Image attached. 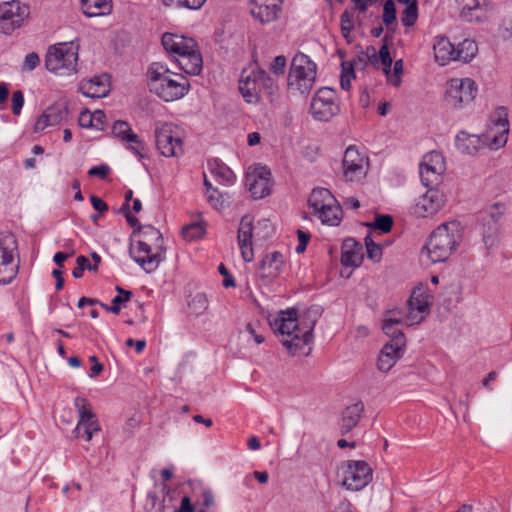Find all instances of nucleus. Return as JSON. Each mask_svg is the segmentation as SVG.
I'll return each instance as SVG.
<instances>
[{"instance_id": "obj_1", "label": "nucleus", "mask_w": 512, "mask_h": 512, "mask_svg": "<svg viewBox=\"0 0 512 512\" xmlns=\"http://www.w3.org/2000/svg\"><path fill=\"white\" fill-rule=\"evenodd\" d=\"M322 314L320 306H311L298 317L294 308L280 311L270 322L272 329L282 335L281 343L292 356H308L312 351L313 330Z\"/></svg>"}, {"instance_id": "obj_2", "label": "nucleus", "mask_w": 512, "mask_h": 512, "mask_svg": "<svg viewBox=\"0 0 512 512\" xmlns=\"http://www.w3.org/2000/svg\"><path fill=\"white\" fill-rule=\"evenodd\" d=\"M147 74L150 91L165 102L181 99L190 90L189 80L184 75L170 71L161 63H152Z\"/></svg>"}, {"instance_id": "obj_3", "label": "nucleus", "mask_w": 512, "mask_h": 512, "mask_svg": "<svg viewBox=\"0 0 512 512\" xmlns=\"http://www.w3.org/2000/svg\"><path fill=\"white\" fill-rule=\"evenodd\" d=\"M165 51L171 54L180 68L190 75H199L203 60L196 41L183 35L165 33L162 36Z\"/></svg>"}, {"instance_id": "obj_4", "label": "nucleus", "mask_w": 512, "mask_h": 512, "mask_svg": "<svg viewBox=\"0 0 512 512\" xmlns=\"http://www.w3.org/2000/svg\"><path fill=\"white\" fill-rule=\"evenodd\" d=\"M460 224L456 221L443 223L431 234L422 250L432 263L445 262L461 241Z\"/></svg>"}, {"instance_id": "obj_5", "label": "nucleus", "mask_w": 512, "mask_h": 512, "mask_svg": "<svg viewBox=\"0 0 512 512\" xmlns=\"http://www.w3.org/2000/svg\"><path fill=\"white\" fill-rule=\"evenodd\" d=\"M163 237L160 231L152 226L144 227L141 239L130 247V256L147 273H151L163 260L161 252Z\"/></svg>"}, {"instance_id": "obj_6", "label": "nucleus", "mask_w": 512, "mask_h": 512, "mask_svg": "<svg viewBox=\"0 0 512 512\" xmlns=\"http://www.w3.org/2000/svg\"><path fill=\"white\" fill-rule=\"evenodd\" d=\"M273 232V225L268 219H261L253 224L252 219L248 215L243 216L237 235L243 260L251 262L254 258L253 245L263 244L273 235Z\"/></svg>"}, {"instance_id": "obj_7", "label": "nucleus", "mask_w": 512, "mask_h": 512, "mask_svg": "<svg viewBox=\"0 0 512 512\" xmlns=\"http://www.w3.org/2000/svg\"><path fill=\"white\" fill-rule=\"evenodd\" d=\"M316 74V64L307 55L299 52L291 62L288 86L301 94L308 93L316 81Z\"/></svg>"}, {"instance_id": "obj_8", "label": "nucleus", "mask_w": 512, "mask_h": 512, "mask_svg": "<svg viewBox=\"0 0 512 512\" xmlns=\"http://www.w3.org/2000/svg\"><path fill=\"white\" fill-rule=\"evenodd\" d=\"M77 62L78 48L67 43L50 46L45 58L46 68L59 75L76 73Z\"/></svg>"}, {"instance_id": "obj_9", "label": "nucleus", "mask_w": 512, "mask_h": 512, "mask_svg": "<svg viewBox=\"0 0 512 512\" xmlns=\"http://www.w3.org/2000/svg\"><path fill=\"white\" fill-rule=\"evenodd\" d=\"M308 203L322 223L330 226L339 225L342 209L328 189H313L309 196Z\"/></svg>"}, {"instance_id": "obj_10", "label": "nucleus", "mask_w": 512, "mask_h": 512, "mask_svg": "<svg viewBox=\"0 0 512 512\" xmlns=\"http://www.w3.org/2000/svg\"><path fill=\"white\" fill-rule=\"evenodd\" d=\"M156 147L165 157H178L183 154L181 129L169 122H156L154 129Z\"/></svg>"}, {"instance_id": "obj_11", "label": "nucleus", "mask_w": 512, "mask_h": 512, "mask_svg": "<svg viewBox=\"0 0 512 512\" xmlns=\"http://www.w3.org/2000/svg\"><path fill=\"white\" fill-rule=\"evenodd\" d=\"M508 135L509 122L505 109L501 107L491 116L485 132L480 136V140L491 150H498L505 146Z\"/></svg>"}, {"instance_id": "obj_12", "label": "nucleus", "mask_w": 512, "mask_h": 512, "mask_svg": "<svg viewBox=\"0 0 512 512\" xmlns=\"http://www.w3.org/2000/svg\"><path fill=\"white\" fill-rule=\"evenodd\" d=\"M17 247L16 237L11 232L0 233V284H9L18 273V263L14 259Z\"/></svg>"}, {"instance_id": "obj_13", "label": "nucleus", "mask_w": 512, "mask_h": 512, "mask_svg": "<svg viewBox=\"0 0 512 512\" xmlns=\"http://www.w3.org/2000/svg\"><path fill=\"white\" fill-rule=\"evenodd\" d=\"M477 91L474 80L470 78H453L447 83L445 100L454 108H462L475 99Z\"/></svg>"}, {"instance_id": "obj_14", "label": "nucleus", "mask_w": 512, "mask_h": 512, "mask_svg": "<svg viewBox=\"0 0 512 512\" xmlns=\"http://www.w3.org/2000/svg\"><path fill=\"white\" fill-rule=\"evenodd\" d=\"M74 405L79 416L77 426L74 430V436L76 438L84 437L85 440L89 442L93 434L100 431L96 414L92 411L91 404L86 398L76 397Z\"/></svg>"}, {"instance_id": "obj_15", "label": "nucleus", "mask_w": 512, "mask_h": 512, "mask_svg": "<svg viewBox=\"0 0 512 512\" xmlns=\"http://www.w3.org/2000/svg\"><path fill=\"white\" fill-rule=\"evenodd\" d=\"M336 98L335 90L329 87L320 88L313 96L310 104L312 116L319 121H329L340 111Z\"/></svg>"}, {"instance_id": "obj_16", "label": "nucleus", "mask_w": 512, "mask_h": 512, "mask_svg": "<svg viewBox=\"0 0 512 512\" xmlns=\"http://www.w3.org/2000/svg\"><path fill=\"white\" fill-rule=\"evenodd\" d=\"M29 15V7L13 0L0 5V31L10 34L23 25Z\"/></svg>"}, {"instance_id": "obj_17", "label": "nucleus", "mask_w": 512, "mask_h": 512, "mask_svg": "<svg viewBox=\"0 0 512 512\" xmlns=\"http://www.w3.org/2000/svg\"><path fill=\"white\" fill-rule=\"evenodd\" d=\"M445 170V160L441 153L431 151L425 154L419 166L420 178L423 185L426 187L438 185Z\"/></svg>"}, {"instance_id": "obj_18", "label": "nucleus", "mask_w": 512, "mask_h": 512, "mask_svg": "<svg viewBox=\"0 0 512 512\" xmlns=\"http://www.w3.org/2000/svg\"><path fill=\"white\" fill-rule=\"evenodd\" d=\"M372 481V469L365 461L350 460L344 469L343 485L348 490L359 491Z\"/></svg>"}, {"instance_id": "obj_19", "label": "nucleus", "mask_w": 512, "mask_h": 512, "mask_svg": "<svg viewBox=\"0 0 512 512\" xmlns=\"http://www.w3.org/2000/svg\"><path fill=\"white\" fill-rule=\"evenodd\" d=\"M343 175L347 181L358 182L362 180L368 169V159L361 155L356 146H349L343 156Z\"/></svg>"}, {"instance_id": "obj_20", "label": "nucleus", "mask_w": 512, "mask_h": 512, "mask_svg": "<svg viewBox=\"0 0 512 512\" xmlns=\"http://www.w3.org/2000/svg\"><path fill=\"white\" fill-rule=\"evenodd\" d=\"M429 294L423 287L413 290L408 300V312L405 315V324L412 326L425 319L430 311Z\"/></svg>"}, {"instance_id": "obj_21", "label": "nucleus", "mask_w": 512, "mask_h": 512, "mask_svg": "<svg viewBox=\"0 0 512 512\" xmlns=\"http://www.w3.org/2000/svg\"><path fill=\"white\" fill-rule=\"evenodd\" d=\"M270 170L261 165L249 168L245 176V185L253 198L261 199L269 195L271 188Z\"/></svg>"}, {"instance_id": "obj_22", "label": "nucleus", "mask_w": 512, "mask_h": 512, "mask_svg": "<svg viewBox=\"0 0 512 512\" xmlns=\"http://www.w3.org/2000/svg\"><path fill=\"white\" fill-rule=\"evenodd\" d=\"M446 201L445 195L432 187L423 194L415 205V214L426 217L437 213Z\"/></svg>"}, {"instance_id": "obj_23", "label": "nucleus", "mask_w": 512, "mask_h": 512, "mask_svg": "<svg viewBox=\"0 0 512 512\" xmlns=\"http://www.w3.org/2000/svg\"><path fill=\"white\" fill-rule=\"evenodd\" d=\"M112 133L116 138L127 143L128 149H130L135 155L140 158L144 157L143 151L145 145L139 136L132 131L127 122L122 120L114 122L112 126Z\"/></svg>"}, {"instance_id": "obj_24", "label": "nucleus", "mask_w": 512, "mask_h": 512, "mask_svg": "<svg viewBox=\"0 0 512 512\" xmlns=\"http://www.w3.org/2000/svg\"><path fill=\"white\" fill-rule=\"evenodd\" d=\"M405 346L401 337L396 339L395 343H386L382 347L377 359L378 370L384 373L390 371L403 356Z\"/></svg>"}, {"instance_id": "obj_25", "label": "nucleus", "mask_w": 512, "mask_h": 512, "mask_svg": "<svg viewBox=\"0 0 512 512\" xmlns=\"http://www.w3.org/2000/svg\"><path fill=\"white\" fill-rule=\"evenodd\" d=\"M282 0L253 1L250 12L260 23L275 21L281 9Z\"/></svg>"}, {"instance_id": "obj_26", "label": "nucleus", "mask_w": 512, "mask_h": 512, "mask_svg": "<svg viewBox=\"0 0 512 512\" xmlns=\"http://www.w3.org/2000/svg\"><path fill=\"white\" fill-rule=\"evenodd\" d=\"M67 116V109L63 103H55L49 106L37 119L34 130L40 132L49 126L59 124Z\"/></svg>"}, {"instance_id": "obj_27", "label": "nucleus", "mask_w": 512, "mask_h": 512, "mask_svg": "<svg viewBox=\"0 0 512 512\" xmlns=\"http://www.w3.org/2000/svg\"><path fill=\"white\" fill-rule=\"evenodd\" d=\"M364 412V404L357 401L347 406L341 413L339 420V430L342 435L351 432L359 423Z\"/></svg>"}, {"instance_id": "obj_28", "label": "nucleus", "mask_w": 512, "mask_h": 512, "mask_svg": "<svg viewBox=\"0 0 512 512\" xmlns=\"http://www.w3.org/2000/svg\"><path fill=\"white\" fill-rule=\"evenodd\" d=\"M243 71L239 83V90L247 103H256L259 100L262 91L255 71L245 75Z\"/></svg>"}, {"instance_id": "obj_29", "label": "nucleus", "mask_w": 512, "mask_h": 512, "mask_svg": "<svg viewBox=\"0 0 512 512\" xmlns=\"http://www.w3.org/2000/svg\"><path fill=\"white\" fill-rule=\"evenodd\" d=\"M362 261V246L352 238L344 240L341 247L342 265L347 267H359Z\"/></svg>"}, {"instance_id": "obj_30", "label": "nucleus", "mask_w": 512, "mask_h": 512, "mask_svg": "<svg viewBox=\"0 0 512 512\" xmlns=\"http://www.w3.org/2000/svg\"><path fill=\"white\" fill-rule=\"evenodd\" d=\"M284 257L280 252L267 255L260 263L261 278H276L283 270Z\"/></svg>"}, {"instance_id": "obj_31", "label": "nucleus", "mask_w": 512, "mask_h": 512, "mask_svg": "<svg viewBox=\"0 0 512 512\" xmlns=\"http://www.w3.org/2000/svg\"><path fill=\"white\" fill-rule=\"evenodd\" d=\"M460 7V16L467 22H482L485 11L479 0H456Z\"/></svg>"}, {"instance_id": "obj_32", "label": "nucleus", "mask_w": 512, "mask_h": 512, "mask_svg": "<svg viewBox=\"0 0 512 512\" xmlns=\"http://www.w3.org/2000/svg\"><path fill=\"white\" fill-rule=\"evenodd\" d=\"M80 91L83 95L90 98L106 97L109 93L107 80L103 77H94L88 81L82 82Z\"/></svg>"}, {"instance_id": "obj_33", "label": "nucleus", "mask_w": 512, "mask_h": 512, "mask_svg": "<svg viewBox=\"0 0 512 512\" xmlns=\"http://www.w3.org/2000/svg\"><path fill=\"white\" fill-rule=\"evenodd\" d=\"M433 49L435 59L440 65L457 60L455 46L445 37L438 38L433 45Z\"/></svg>"}, {"instance_id": "obj_34", "label": "nucleus", "mask_w": 512, "mask_h": 512, "mask_svg": "<svg viewBox=\"0 0 512 512\" xmlns=\"http://www.w3.org/2000/svg\"><path fill=\"white\" fill-rule=\"evenodd\" d=\"M81 7L88 17L108 15L112 11V0H81Z\"/></svg>"}, {"instance_id": "obj_35", "label": "nucleus", "mask_w": 512, "mask_h": 512, "mask_svg": "<svg viewBox=\"0 0 512 512\" xmlns=\"http://www.w3.org/2000/svg\"><path fill=\"white\" fill-rule=\"evenodd\" d=\"M401 323H405L403 318H385L382 324V330L390 338L387 343H395L396 339L402 338L403 344L406 345V339L403 332L397 328Z\"/></svg>"}, {"instance_id": "obj_36", "label": "nucleus", "mask_w": 512, "mask_h": 512, "mask_svg": "<svg viewBox=\"0 0 512 512\" xmlns=\"http://www.w3.org/2000/svg\"><path fill=\"white\" fill-rule=\"evenodd\" d=\"M477 51L478 47L474 40L464 39L461 43H459L458 48H456V58L457 60L468 62L472 60Z\"/></svg>"}, {"instance_id": "obj_37", "label": "nucleus", "mask_w": 512, "mask_h": 512, "mask_svg": "<svg viewBox=\"0 0 512 512\" xmlns=\"http://www.w3.org/2000/svg\"><path fill=\"white\" fill-rule=\"evenodd\" d=\"M212 175L216 178V180L222 184H232L235 180V175L233 171L224 164H217L214 168L211 169Z\"/></svg>"}, {"instance_id": "obj_38", "label": "nucleus", "mask_w": 512, "mask_h": 512, "mask_svg": "<svg viewBox=\"0 0 512 512\" xmlns=\"http://www.w3.org/2000/svg\"><path fill=\"white\" fill-rule=\"evenodd\" d=\"M165 499L159 500L158 496L154 492H149L144 505L146 512H166L167 506L165 505Z\"/></svg>"}, {"instance_id": "obj_39", "label": "nucleus", "mask_w": 512, "mask_h": 512, "mask_svg": "<svg viewBox=\"0 0 512 512\" xmlns=\"http://www.w3.org/2000/svg\"><path fill=\"white\" fill-rule=\"evenodd\" d=\"M205 234V228L201 223H192L182 229V235L187 240H194Z\"/></svg>"}, {"instance_id": "obj_40", "label": "nucleus", "mask_w": 512, "mask_h": 512, "mask_svg": "<svg viewBox=\"0 0 512 512\" xmlns=\"http://www.w3.org/2000/svg\"><path fill=\"white\" fill-rule=\"evenodd\" d=\"M372 229L387 233L393 226V218L390 215H377L373 223L368 224Z\"/></svg>"}, {"instance_id": "obj_41", "label": "nucleus", "mask_w": 512, "mask_h": 512, "mask_svg": "<svg viewBox=\"0 0 512 512\" xmlns=\"http://www.w3.org/2000/svg\"><path fill=\"white\" fill-rule=\"evenodd\" d=\"M208 307V300L204 294H196L189 302V309L195 315H201Z\"/></svg>"}, {"instance_id": "obj_42", "label": "nucleus", "mask_w": 512, "mask_h": 512, "mask_svg": "<svg viewBox=\"0 0 512 512\" xmlns=\"http://www.w3.org/2000/svg\"><path fill=\"white\" fill-rule=\"evenodd\" d=\"M418 17V5L407 6L402 14V23L406 27H411L415 24Z\"/></svg>"}, {"instance_id": "obj_43", "label": "nucleus", "mask_w": 512, "mask_h": 512, "mask_svg": "<svg viewBox=\"0 0 512 512\" xmlns=\"http://www.w3.org/2000/svg\"><path fill=\"white\" fill-rule=\"evenodd\" d=\"M383 23L386 26L393 24L396 20V7L393 0H387L383 7Z\"/></svg>"}, {"instance_id": "obj_44", "label": "nucleus", "mask_w": 512, "mask_h": 512, "mask_svg": "<svg viewBox=\"0 0 512 512\" xmlns=\"http://www.w3.org/2000/svg\"><path fill=\"white\" fill-rule=\"evenodd\" d=\"M365 245L367 249V256L369 259L378 262L382 256V249L379 245L375 244L371 236L365 237Z\"/></svg>"}, {"instance_id": "obj_45", "label": "nucleus", "mask_w": 512, "mask_h": 512, "mask_svg": "<svg viewBox=\"0 0 512 512\" xmlns=\"http://www.w3.org/2000/svg\"><path fill=\"white\" fill-rule=\"evenodd\" d=\"M387 75L388 81L394 85L399 86L401 83V76L403 74V61L397 60L394 63L393 72H390V69H388V73H385Z\"/></svg>"}, {"instance_id": "obj_46", "label": "nucleus", "mask_w": 512, "mask_h": 512, "mask_svg": "<svg viewBox=\"0 0 512 512\" xmlns=\"http://www.w3.org/2000/svg\"><path fill=\"white\" fill-rule=\"evenodd\" d=\"M91 258L92 260H95V264H91L88 258L83 255L78 256L76 260L77 265L81 266L84 271H96L98 269L99 263L101 262V257L96 252H93L91 254Z\"/></svg>"}, {"instance_id": "obj_47", "label": "nucleus", "mask_w": 512, "mask_h": 512, "mask_svg": "<svg viewBox=\"0 0 512 512\" xmlns=\"http://www.w3.org/2000/svg\"><path fill=\"white\" fill-rule=\"evenodd\" d=\"M506 211V207L503 203H495L491 205L488 210L485 212V215L488 216L493 224H497L499 220L502 218Z\"/></svg>"}, {"instance_id": "obj_48", "label": "nucleus", "mask_w": 512, "mask_h": 512, "mask_svg": "<svg viewBox=\"0 0 512 512\" xmlns=\"http://www.w3.org/2000/svg\"><path fill=\"white\" fill-rule=\"evenodd\" d=\"M258 81L261 85L262 91H267L269 94L273 93L274 82L273 79L264 70L255 71Z\"/></svg>"}, {"instance_id": "obj_49", "label": "nucleus", "mask_w": 512, "mask_h": 512, "mask_svg": "<svg viewBox=\"0 0 512 512\" xmlns=\"http://www.w3.org/2000/svg\"><path fill=\"white\" fill-rule=\"evenodd\" d=\"M132 297V292L127 291L125 295H117L112 300V305L108 309V312H112L114 314H118L121 310V306L128 302Z\"/></svg>"}, {"instance_id": "obj_50", "label": "nucleus", "mask_w": 512, "mask_h": 512, "mask_svg": "<svg viewBox=\"0 0 512 512\" xmlns=\"http://www.w3.org/2000/svg\"><path fill=\"white\" fill-rule=\"evenodd\" d=\"M79 125L83 128H95L99 129L98 123H93L92 113L88 110H84L80 113L78 119Z\"/></svg>"}, {"instance_id": "obj_51", "label": "nucleus", "mask_w": 512, "mask_h": 512, "mask_svg": "<svg viewBox=\"0 0 512 512\" xmlns=\"http://www.w3.org/2000/svg\"><path fill=\"white\" fill-rule=\"evenodd\" d=\"M24 105V96L20 90L13 92L12 95V112L15 115H20L22 107Z\"/></svg>"}, {"instance_id": "obj_52", "label": "nucleus", "mask_w": 512, "mask_h": 512, "mask_svg": "<svg viewBox=\"0 0 512 512\" xmlns=\"http://www.w3.org/2000/svg\"><path fill=\"white\" fill-rule=\"evenodd\" d=\"M379 58L383 66V71L385 73H388V69H390L392 65V58L390 56L389 49L386 45L381 46L379 50Z\"/></svg>"}, {"instance_id": "obj_53", "label": "nucleus", "mask_w": 512, "mask_h": 512, "mask_svg": "<svg viewBox=\"0 0 512 512\" xmlns=\"http://www.w3.org/2000/svg\"><path fill=\"white\" fill-rule=\"evenodd\" d=\"M286 67V58L283 55L277 56L271 64V70L276 75H283Z\"/></svg>"}, {"instance_id": "obj_54", "label": "nucleus", "mask_w": 512, "mask_h": 512, "mask_svg": "<svg viewBox=\"0 0 512 512\" xmlns=\"http://www.w3.org/2000/svg\"><path fill=\"white\" fill-rule=\"evenodd\" d=\"M109 167L105 164L94 166L88 171V175L91 177H99L101 179H105L109 174Z\"/></svg>"}, {"instance_id": "obj_55", "label": "nucleus", "mask_w": 512, "mask_h": 512, "mask_svg": "<svg viewBox=\"0 0 512 512\" xmlns=\"http://www.w3.org/2000/svg\"><path fill=\"white\" fill-rule=\"evenodd\" d=\"M297 236H298L299 243L296 246L295 251L298 254H300V253H303L306 250L307 243H308V241L310 239V235L305 233L302 230H298L297 231Z\"/></svg>"}, {"instance_id": "obj_56", "label": "nucleus", "mask_w": 512, "mask_h": 512, "mask_svg": "<svg viewBox=\"0 0 512 512\" xmlns=\"http://www.w3.org/2000/svg\"><path fill=\"white\" fill-rule=\"evenodd\" d=\"M40 62V59H39V56L38 54L36 53H30L28 54L26 57H25V61H24V69L26 70H33L37 67V65L39 64Z\"/></svg>"}, {"instance_id": "obj_57", "label": "nucleus", "mask_w": 512, "mask_h": 512, "mask_svg": "<svg viewBox=\"0 0 512 512\" xmlns=\"http://www.w3.org/2000/svg\"><path fill=\"white\" fill-rule=\"evenodd\" d=\"M89 360L92 363L91 372L89 376L91 378H95L103 371V365L102 363L99 362L98 358L95 355L90 356Z\"/></svg>"}, {"instance_id": "obj_58", "label": "nucleus", "mask_w": 512, "mask_h": 512, "mask_svg": "<svg viewBox=\"0 0 512 512\" xmlns=\"http://www.w3.org/2000/svg\"><path fill=\"white\" fill-rule=\"evenodd\" d=\"M90 201H91L93 208L95 210L99 211L100 213H103L106 210H108L107 204L101 198H99L95 195H91Z\"/></svg>"}, {"instance_id": "obj_59", "label": "nucleus", "mask_w": 512, "mask_h": 512, "mask_svg": "<svg viewBox=\"0 0 512 512\" xmlns=\"http://www.w3.org/2000/svg\"><path fill=\"white\" fill-rule=\"evenodd\" d=\"M207 194V198H208V201L215 207V208H218L219 206L222 205V201H221V195L217 192L216 189H213L211 190L209 193H206Z\"/></svg>"}, {"instance_id": "obj_60", "label": "nucleus", "mask_w": 512, "mask_h": 512, "mask_svg": "<svg viewBox=\"0 0 512 512\" xmlns=\"http://www.w3.org/2000/svg\"><path fill=\"white\" fill-rule=\"evenodd\" d=\"M125 344L127 347H135L136 352L141 353L146 346V341L145 340H134L132 338H129L126 340Z\"/></svg>"}, {"instance_id": "obj_61", "label": "nucleus", "mask_w": 512, "mask_h": 512, "mask_svg": "<svg viewBox=\"0 0 512 512\" xmlns=\"http://www.w3.org/2000/svg\"><path fill=\"white\" fill-rule=\"evenodd\" d=\"M354 77H355V75H354L353 67L350 66L349 77H348V74H342L341 75V87H342V89L349 90L350 87H351V79L354 78Z\"/></svg>"}, {"instance_id": "obj_62", "label": "nucleus", "mask_w": 512, "mask_h": 512, "mask_svg": "<svg viewBox=\"0 0 512 512\" xmlns=\"http://www.w3.org/2000/svg\"><path fill=\"white\" fill-rule=\"evenodd\" d=\"M193 506L191 504V500L188 496H184L181 500V506L179 509L174 510V512H193Z\"/></svg>"}, {"instance_id": "obj_63", "label": "nucleus", "mask_w": 512, "mask_h": 512, "mask_svg": "<svg viewBox=\"0 0 512 512\" xmlns=\"http://www.w3.org/2000/svg\"><path fill=\"white\" fill-rule=\"evenodd\" d=\"M121 210L125 214L127 222L129 223L130 226L135 227L136 225H138V223H139L138 219L136 217L132 216L129 213V206H128V204H124L122 206Z\"/></svg>"}, {"instance_id": "obj_64", "label": "nucleus", "mask_w": 512, "mask_h": 512, "mask_svg": "<svg viewBox=\"0 0 512 512\" xmlns=\"http://www.w3.org/2000/svg\"><path fill=\"white\" fill-rule=\"evenodd\" d=\"M202 498H203V505L205 507H211L212 505H214V495L212 493V491L210 490H205L203 493H202Z\"/></svg>"}]
</instances>
